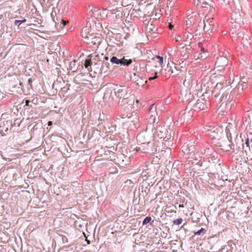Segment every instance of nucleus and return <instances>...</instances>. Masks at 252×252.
Here are the masks:
<instances>
[{"mask_svg":"<svg viewBox=\"0 0 252 252\" xmlns=\"http://www.w3.org/2000/svg\"><path fill=\"white\" fill-rule=\"evenodd\" d=\"M151 138V134L146 131L139 133L137 136V141L140 145L136 148V151H141L143 153H149V149L147 146L150 143Z\"/></svg>","mask_w":252,"mask_h":252,"instance_id":"nucleus-1","label":"nucleus"},{"mask_svg":"<svg viewBox=\"0 0 252 252\" xmlns=\"http://www.w3.org/2000/svg\"><path fill=\"white\" fill-rule=\"evenodd\" d=\"M217 23L212 18L206 19L204 21L203 30L206 34L210 35L217 31Z\"/></svg>","mask_w":252,"mask_h":252,"instance_id":"nucleus-2","label":"nucleus"},{"mask_svg":"<svg viewBox=\"0 0 252 252\" xmlns=\"http://www.w3.org/2000/svg\"><path fill=\"white\" fill-rule=\"evenodd\" d=\"M199 20V15L196 11L188 10L187 11V25L191 26L197 23Z\"/></svg>","mask_w":252,"mask_h":252,"instance_id":"nucleus-3","label":"nucleus"},{"mask_svg":"<svg viewBox=\"0 0 252 252\" xmlns=\"http://www.w3.org/2000/svg\"><path fill=\"white\" fill-rule=\"evenodd\" d=\"M180 70H177L176 71H173V68L171 66L169 65V63H168L166 66H162V69L160 70V73L162 75L165 77H169L172 74L174 76L177 75L179 74Z\"/></svg>","mask_w":252,"mask_h":252,"instance_id":"nucleus-4","label":"nucleus"},{"mask_svg":"<svg viewBox=\"0 0 252 252\" xmlns=\"http://www.w3.org/2000/svg\"><path fill=\"white\" fill-rule=\"evenodd\" d=\"M228 63V60L223 56L218 57L215 63V68L218 71H221L224 69Z\"/></svg>","mask_w":252,"mask_h":252,"instance_id":"nucleus-5","label":"nucleus"},{"mask_svg":"<svg viewBox=\"0 0 252 252\" xmlns=\"http://www.w3.org/2000/svg\"><path fill=\"white\" fill-rule=\"evenodd\" d=\"M109 17L112 21L119 23V22L123 20V12L121 10H118L116 9L112 10H111Z\"/></svg>","mask_w":252,"mask_h":252,"instance_id":"nucleus-6","label":"nucleus"},{"mask_svg":"<svg viewBox=\"0 0 252 252\" xmlns=\"http://www.w3.org/2000/svg\"><path fill=\"white\" fill-rule=\"evenodd\" d=\"M88 41V42L86 43L91 46L98 45L100 43V37L98 34L95 33L93 32L89 34Z\"/></svg>","mask_w":252,"mask_h":252,"instance_id":"nucleus-7","label":"nucleus"},{"mask_svg":"<svg viewBox=\"0 0 252 252\" xmlns=\"http://www.w3.org/2000/svg\"><path fill=\"white\" fill-rule=\"evenodd\" d=\"M94 32V30L91 28L90 25L88 24L82 30L81 35L85 42H88V37L91 32Z\"/></svg>","mask_w":252,"mask_h":252,"instance_id":"nucleus-8","label":"nucleus"},{"mask_svg":"<svg viewBox=\"0 0 252 252\" xmlns=\"http://www.w3.org/2000/svg\"><path fill=\"white\" fill-rule=\"evenodd\" d=\"M127 88L125 87L117 88L115 92L116 95L119 98H125L127 96Z\"/></svg>","mask_w":252,"mask_h":252,"instance_id":"nucleus-9","label":"nucleus"},{"mask_svg":"<svg viewBox=\"0 0 252 252\" xmlns=\"http://www.w3.org/2000/svg\"><path fill=\"white\" fill-rule=\"evenodd\" d=\"M193 35L190 33H186L183 36L182 41L181 44L185 46L187 44L192 43Z\"/></svg>","mask_w":252,"mask_h":252,"instance_id":"nucleus-10","label":"nucleus"},{"mask_svg":"<svg viewBox=\"0 0 252 252\" xmlns=\"http://www.w3.org/2000/svg\"><path fill=\"white\" fill-rule=\"evenodd\" d=\"M111 11L106 9H99L97 11V16L103 19H106L108 16L109 17Z\"/></svg>","mask_w":252,"mask_h":252,"instance_id":"nucleus-11","label":"nucleus"},{"mask_svg":"<svg viewBox=\"0 0 252 252\" xmlns=\"http://www.w3.org/2000/svg\"><path fill=\"white\" fill-rule=\"evenodd\" d=\"M146 32L148 36L152 35L153 33H155L156 29L155 26L150 23L148 24L145 28Z\"/></svg>","mask_w":252,"mask_h":252,"instance_id":"nucleus-12","label":"nucleus"},{"mask_svg":"<svg viewBox=\"0 0 252 252\" xmlns=\"http://www.w3.org/2000/svg\"><path fill=\"white\" fill-rule=\"evenodd\" d=\"M196 110H204L205 105L203 101L197 100L194 106Z\"/></svg>","mask_w":252,"mask_h":252,"instance_id":"nucleus-13","label":"nucleus"},{"mask_svg":"<svg viewBox=\"0 0 252 252\" xmlns=\"http://www.w3.org/2000/svg\"><path fill=\"white\" fill-rule=\"evenodd\" d=\"M153 61L155 63L158 64V66H162V63H163V58L159 56H156L153 59Z\"/></svg>","mask_w":252,"mask_h":252,"instance_id":"nucleus-14","label":"nucleus"},{"mask_svg":"<svg viewBox=\"0 0 252 252\" xmlns=\"http://www.w3.org/2000/svg\"><path fill=\"white\" fill-rule=\"evenodd\" d=\"M242 17L240 14L235 13L232 16L231 20L233 21L234 22L240 24L242 22Z\"/></svg>","mask_w":252,"mask_h":252,"instance_id":"nucleus-15","label":"nucleus"},{"mask_svg":"<svg viewBox=\"0 0 252 252\" xmlns=\"http://www.w3.org/2000/svg\"><path fill=\"white\" fill-rule=\"evenodd\" d=\"M121 65L128 66L132 63V60L131 59L126 60L125 59V57H123L122 59H120Z\"/></svg>","mask_w":252,"mask_h":252,"instance_id":"nucleus-16","label":"nucleus"},{"mask_svg":"<svg viewBox=\"0 0 252 252\" xmlns=\"http://www.w3.org/2000/svg\"><path fill=\"white\" fill-rule=\"evenodd\" d=\"M192 82V78L189 75L188 76H186L185 77V80L184 81V86L189 87L191 85Z\"/></svg>","mask_w":252,"mask_h":252,"instance_id":"nucleus-17","label":"nucleus"},{"mask_svg":"<svg viewBox=\"0 0 252 252\" xmlns=\"http://www.w3.org/2000/svg\"><path fill=\"white\" fill-rule=\"evenodd\" d=\"M207 57L206 55H203L202 53H195L193 55V58L195 60L204 59Z\"/></svg>","mask_w":252,"mask_h":252,"instance_id":"nucleus-18","label":"nucleus"},{"mask_svg":"<svg viewBox=\"0 0 252 252\" xmlns=\"http://www.w3.org/2000/svg\"><path fill=\"white\" fill-rule=\"evenodd\" d=\"M94 59H87L85 60V67L86 68H87L88 70H89V67L91 66L92 64H93V60Z\"/></svg>","mask_w":252,"mask_h":252,"instance_id":"nucleus-19","label":"nucleus"},{"mask_svg":"<svg viewBox=\"0 0 252 252\" xmlns=\"http://www.w3.org/2000/svg\"><path fill=\"white\" fill-rule=\"evenodd\" d=\"M201 2H198L197 5H200L201 7H212L205 0H202Z\"/></svg>","mask_w":252,"mask_h":252,"instance_id":"nucleus-20","label":"nucleus"},{"mask_svg":"<svg viewBox=\"0 0 252 252\" xmlns=\"http://www.w3.org/2000/svg\"><path fill=\"white\" fill-rule=\"evenodd\" d=\"M146 81L145 79H143L142 78L139 77L137 80H135V83L138 86H143L145 83H146Z\"/></svg>","mask_w":252,"mask_h":252,"instance_id":"nucleus-21","label":"nucleus"},{"mask_svg":"<svg viewBox=\"0 0 252 252\" xmlns=\"http://www.w3.org/2000/svg\"><path fill=\"white\" fill-rule=\"evenodd\" d=\"M110 62L112 63L116 64H119L121 63L120 59H118L116 57H112L110 59Z\"/></svg>","mask_w":252,"mask_h":252,"instance_id":"nucleus-22","label":"nucleus"},{"mask_svg":"<svg viewBox=\"0 0 252 252\" xmlns=\"http://www.w3.org/2000/svg\"><path fill=\"white\" fill-rule=\"evenodd\" d=\"M194 43L192 42V43L187 44V45L183 46V48H185L186 50H190L194 49L193 44Z\"/></svg>","mask_w":252,"mask_h":252,"instance_id":"nucleus-23","label":"nucleus"},{"mask_svg":"<svg viewBox=\"0 0 252 252\" xmlns=\"http://www.w3.org/2000/svg\"><path fill=\"white\" fill-rule=\"evenodd\" d=\"M183 37H182L180 35H176L174 37V40L176 42H180L182 41Z\"/></svg>","mask_w":252,"mask_h":252,"instance_id":"nucleus-24","label":"nucleus"},{"mask_svg":"<svg viewBox=\"0 0 252 252\" xmlns=\"http://www.w3.org/2000/svg\"><path fill=\"white\" fill-rule=\"evenodd\" d=\"M149 122L151 124H154L156 122V117L153 115H151L149 118Z\"/></svg>","mask_w":252,"mask_h":252,"instance_id":"nucleus-25","label":"nucleus"},{"mask_svg":"<svg viewBox=\"0 0 252 252\" xmlns=\"http://www.w3.org/2000/svg\"><path fill=\"white\" fill-rule=\"evenodd\" d=\"M183 221L182 219H178L173 220V224L176 225H180Z\"/></svg>","mask_w":252,"mask_h":252,"instance_id":"nucleus-26","label":"nucleus"},{"mask_svg":"<svg viewBox=\"0 0 252 252\" xmlns=\"http://www.w3.org/2000/svg\"><path fill=\"white\" fill-rule=\"evenodd\" d=\"M198 48H199L200 51L201 52V53H202V54L203 53L204 54L205 53V50H204V48H203V46H202V44L201 42H199L198 43Z\"/></svg>","mask_w":252,"mask_h":252,"instance_id":"nucleus-27","label":"nucleus"},{"mask_svg":"<svg viewBox=\"0 0 252 252\" xmlns=\"http://www.w3.org/2000/svg\"><path fill=\"white\" fill-rule=\"evenodd\" d=\"M151 220V217H146L143 221V224H146L149 223Z\"/></svg>","mask_w":252,"mask_h":252,"instance_id":"nucleus-28","label":"nucleus"},{"mask_svg":"<svg viewBox=\"0 0 252 252\" xmlns=\"http://www.w3.org/2000/svg\"><path fill=\"white\" fill-rule=\"evenodd\" d=\"M205 231V229L203 228H201L198 231L194 233V235H199L201 234L202 232H204Z\"/></svg>","mask_w":252,"mask_h":252,"instance_id":"nucleus-29","label":"nucleus"},{"mask_svg":"<svg viewBox=\"0 0 252 252\" xmlns=\"http://www.w3.org/2000/svg\"><path fill=\"white\" fill-rule=\"evenodd\" d=\"M26 21V19H24L23 20H15V22H14V24L15 25H17L18 24H19V25H20L21 24L23 23H24Z\"/></svg>","mask_w":252,"mask_h":252,"instance_id":"nucleus-30","label":"nucleus"},{"mask_svg":"<svg viewBox=\"0 0 252 252\" xmlns=\"http://www.w3.org/2000/svg\"><path fill=\"white\" fill-rule=\"evenodd\" d=\"M214 132V131H210V133L209 134L210 136L212 137V138L213 139H219V136L217 135L216 136L215 135H213L211 134H213Z\"/></svg>","mask_w":252,"mask_h":252,"instance_id":"nucleus-31","label":"nucleus"},{"mask_svg":"<svg viewBox=\"0 0 252 252\" xmlns=\"http://www.w3.org/2000/svg\"><path fill=\"white\" fill-rule=\"evenodd\" d=\"M68 23V21H65V20H62V24L63 25V26L62 27V28H64V27L66 25V24Z\"/></svg>","mask_w":252,"mask_h":252,"instance_id":"nucleus-32","label":"nucleus"},{"mask_svg":"<svg viewBox=\"0 0 252 252\" xmlns=\"http://www.w3.org/2000/svg\"><path fill=\"white\" fill-rule=\"evenodd\" d=\"M32 79L31 78H29L28 79V84L30 86L31 88L32 87Z\"/></svg>","mask_w":252,"mask_h":252,"instance_id":"nucleus-33","label":"nucleus"},{"mask_svg":"<svg viewBox=\"0 0 252 252\" xmlns=\"http://www.w3.org/2000/svg\"><path fill=\"white\" fill-rule=\"evenodd\" d=\"M241 86H242V84H241L239 83V84H238V86H237V88H235V89H234V91H235L237 89V90H239V89L241 88Z\"/></svg>","mask_w":252,"mask_h":252,"instance_id":"nucleus-34","label":"nucleus"},{"mask_svg":"<svg viewBox=\"0 0 252 252\" xmlns=\"http://www.w3.org/2000/svg\"><path fill=\"white\" fill-rule=\"evenodd\" d=\"M158 77L157 75V73H155V76L153 77H150L149 78V80H153V79H155L156 78H157Z\"/></svg>","mask_w":252,"mask_h":252,"instance_id":"nucleus-35","label":"nucleus"},{"mask_svg":"<svg viewBox=\"0 0 252 252\" xmlns=\"http://www.w3.org/2000/svg\"><path fill=\"white\" fill-rule=\"evenodd\" d=\"M29 103H30V101L28 100H26V101H25V105L26 106H29Z\"/></svg>","mask_w":252,"mask_h":252,"instance_id":"nucleus-36","label":"nucleus"},{"mask_svg":"<svg viewBox=\"0 0 252 252\" xmlns=\"http://www.w3.org/2000/svg\"><path fill=\"white\" fill-rule=\"evenodd\" d=\"M98 57V55H95V58H94V60H93V63H94V64H96V63L95 62V58H97Z\"/></svg>","mask_w":252,"mask_h":252,"instance_id":"nucleus-37","label":"nucleus"},{"mask_svg":"<svg viewBox=\"0 0 252 252\" xmlns=\"http://www.w3.org/2000/svg\"><path fill=\"white\" fill-rule=\"evenodd\" d=\"M168 27L169 29L171 30L173 28V26L171 23H170L169 24Z\"/></svg>","mask_w":252,"mask_h":252,"instance_id":"nucleus-38","label":"nucleus"},{"mask_svg":"<svg viewBox=\"0 0 252 252\" xmlns=\"http://www.w3.org/2000/svg\"><path fill=\"white\" fill-rule=\"evenodd\" d=\"M52 125V121H49V122H48V125L49 126H51Z\"/></svg>","mask_w":252,"mask_h":252,"instance_id":"nucleus-39","label":"nucleus"},{"mask_svg":"<svg viewBox=\"0 0 252 252\" xmlns=\"http://www.w3.org/2000/svg\"><path fill=\"white\" fill-rule=\"evenodd\" d=\"M179 207L180 208H184V204H180V205H179Z\"/></svg>","mask_w":252,"mask_h":252,"instance_id":"nucleus-40","label":"nucleus"},{"mask_svg":"<svg viewBox=\"0 0 252 252\" xmlns=\"http://www.w3.org/2000/svg\"><path fill=\"white\" fill-rule=\"evenodd\" d=\"M245 143L248 146V144H249V140L248 139H247V140L246 141Z\"/></svg>","mask_w":252,"mask_h":252,"instance_id":"nucleus-41","label":"nucleus"},{"mask_svg":"<svg viewBox=\"0 0 252 252\" xmlns=\"http://www.w3.org/2000/svg\"><path fill=\"white\" fill-rule=\"evenodd\" d=\"M173 68L175 69H173V71H176L177 70H179L178 69H177V68L174 65L173 66Z\"/></svg>","mask_w":252,"mask_h":252,"instance_id":"nucleus-42","label":"nucleus"},{"mask_svg":"<svg viewBox=\"0 0 252 252\" xmlns=\"http://www.w3.org/2000/svg\"><path fill=\"white\" fill-rule=\"evenodd\" d=\"M86 241H87L88 244H90V240H88L87 239H86Z\"/></svg>","mask_w":252,"mask_h":252,"instance_id":"nucleus-43","label":"nucleus"},{"mask_svg":"<svg viewBox=\"0 0 252 252\" xmlns=\"http://www.w3.org/2000/svg\"><path fill=\"white\" fill-rule=\"evenodd\" d=\"M104 59L106 60V61H107L108 60V57L107 56H105L104 57Z\"/></svg>","mask_w":252,"mask_h":252,"instance_id":"nucleus-44","label":"nucleus"},{"mask_svg":"<svg viewBox=\"0 0 252 252\" xmlns=\"http://www.w3.org/2000/svg\"><path fill=\"white\" fill-rule=\"evenodd\" d=\"M152 109V106H151L149 108V111L151 112Z\"/></svg>","mask_w":252,"mask_h":252,"instance_id":"nucleus-45","label":"nucleus"},{"mask_svg":"<svg viewBox=\"0 0 252 252\" xmlns=\"http://www.w3.org/2000/svg\"><path fill=\"white\" fill-rule=\"evenodd\" d=\"M19 85H20V86H23L22 82H20Z\"/></svg>","mask_w":252,"mask_h":252,"instance_id":"nucleus-46","label":"nucleus"}]
</instances>
